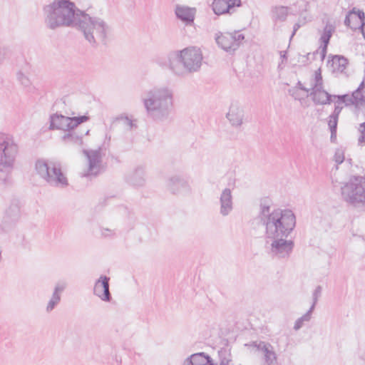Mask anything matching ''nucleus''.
Returning a JSON list of instances; mask_svg holds the SVG:
<instances>
[{
    "label": "nucleus",
    "mask_w": 365,
    "mask_h": 365,
    "mask_svg": "<svg viewBox=\"0 0 365 365\" xmlns=\"http://www.w3.org/2000/svg\"><path fill=\"white\" fill-rule=\"evenodd\" d=\"M83 13L71 0H53L43 7L45 24L51 29L76 27Z\"/></svg>",
    "instance_id": "f03ea898"
},
{
    "label": "nucleus",
    "mask_w": 365,
    "mask_h": 365,
    "mask_svg": "<svg viewBox=\"0 0 365 365\" xmlns=\"http://www.w3.org/2000/svg\"><path fill=\"white\" fill-rule=\"evenodd\" d=\"M272 17L275 20L285 21L289 13V9L287 6H276L272 9Z\"/></svg>",
    "instance_id": "a878e982"
},
{
    "label": "nucleus",
    "mask_w": 365,
    "mask_h": 365,
    "mask_svg": "<svg viewBox=\"0 0 365 365\" xmlns=\"http://www.w3.org/2000/svg\"><path fill=\"white\" fill-rule=\"evenodd\" d=\"M354 115L359 122L365 123V85L362 83L351 95Z\"/></svg>",
    "instance_id": "4468645a"
},
{
    "label": "nucleus",
    "mask_w": 365,
    "mask_h": 365,
    "mask_svg": "<svg viewBox=\"0 0 365 365\" xmlns=\"http://www.w3.org/2000/svg\"><path fill=\"white\" fill-rule=\"evenodd\" d=\"M344 160V152L341 149H338L336 150L334 156V160L337 164L341 163Z\"/></svg>",
    "instance_id": "72a5a7b5"
},
{
    "label": "nucleus",
    "mask_w": 365,
    "mask_h": 365,
    "mask_svg": "<svg viewBox=\"0 0 365 365\" xmlns=\"http://www.w3.org/2000/svg\"><path fill=\"white\" fill-rule=\"evenodd\" d=\"M202 60V55L199 48L188 47L178 52L170 60V68L178 74L196 71L200 68Z\"/></svg>",
    "instance_id": "0eeeda50"
},
{
    "label": "nucleus",
    "mask_w": 365,
    "mask_h": 365,
    "mask_svg": "<svg viewBox=\"0 0 365 365\" xmlns=\"http://www.w3.org/2000/svg\"><path fill=\"white\" fill-rule=\"evenodd\" d=\"M287 61V58L286 52L282 51L280 53L278 68L279 69H283L286 66Z\"/></svg>",
    "instance_id": "f704fd0d"
},
{
    "label": "nucleus",
    "mask_w": 365,
    "mask_h": 365,
    "mask_svg": "<svg viewBox=\"0 0 365 365\" xmlns=\"http://www.w3.org/2000/svg\"><path fill=\"white\" fill-rule=\"evenodd\" d=\"M311 86L308 87L305 83L299 82L292 90V95L297 100H302L310 95Z\"/></svg>",
    "instance_id": "5701e85b"
},
{
    "label": "nucleus",
    "mask_w": 365,
    "mask_h": 365,
    "mask_svg": "<svg viewBox=\"0 0 365 365\" xmlns=\"http://www.w3.org/2000/svg\"><path fill=\"white\" fill-rule=\"evenodd\" d=\"M2 252H3L2 248H1V247H0V264L1 263V262L3 260Z\"/></svg>",
    "instance_id": "c03bdc74"
},
{
    "label": "nucleus",
    "mask_w": 365,
    "mask_h": 365,
    "mask_svg": "<svg viewBox=\"0 0 365 365\" xmlns=\"http://www.w3.org/2000/svg\"><path fill=\"white\" fill-rule=\"evenodd\" d=\"M197 10L195 7L178 4L175 7L176 17L186 25H191L195 18Z\"/></svg>",
    "instance_id": "dca6fc26"
},
{
    "label": "nucleus",
    "mask_w": 365,
    "mask_h": 365,
    "mask_svg": "<svg viewBox=\"0 0 365 365\" xmlns=\"http://www.w3.org/2000/svg\"><path fill=\"white\" fill-rule=\"evenodd\" d=\"M334 99H336L335 102V109L334 112V115H338L341 112V110L343 108V105H349L351 104L352 98L351 96L344 95L339 96H334Z\"/></svg>",
    "instance_id": "393cba45"
},
{
    "label": "nucleus",
    "mask_w": 365,
    "mask_h": 365,
    "mask_svg": "<svg viewBox=\"0 0 365 365\" xmlns=\"http://www.w3.org/2000/svg\"><path fill=\"white\" fill-rule=\"evenodd\" d=\"M182 365H216L214 360L204 352L196 353L186 358Z\"/></svg>",
    "instance_id": "4be33fe9"
},
{
    "label": "nucleus",
    "mask_w": 365,
    "mask_h": 365,
    "mask_svg": "<svg viewBox=\"0 0 365 365\" xmlns=\"http://www.w3.org/2000/svg\"><path fill=\"white\" fill-rule=\"evenodd\" d=\"M18 145L14 138L0 133V180H5L14 168Z\"/></svg>",
    "instance_id": "6e6552de"
},
{
    "label": "nucleus",
    "mask_w": 365,
    "mask_h": 365,
    "mask_svg": "<svg viewBox=\"0 0 365 365\" xmlns=\"http://www.w3.org/2000/svg\"><path fill=\"white\" fill-rule=\"evenodd\" d=\"M334 99H336L335 102V109L334 112V115H338L341 112V110L343 108V105H349L351 104L352 98L351 96L344 95L339 96H334Z\"/></svg>",
    "instance_id": "b1692460"
},
{
    "label": "nucleus",
    "mask_w": 365,
    "mask_h": 365,
    "mask_svg": "<svg viewBox=\"0 0 365 365\" xmlns=\"http://www.w3.org/2000/svg\"><path fill=\"white\" fill-rule=\"evenodd\" d=\"M35 171L41 178L53 186L65 187L68 185L66 173L57 162L38 159L35 163Z\"/></svg>",
    "instance_id": "39448f33"
},
{
    "label": "nucleus",
    "mask_w": 365,
    "mask_h": 365,
    "mask_svg": "<svg viewBox=\"0 0 365 365\" xmlns=\"http://www.w3.org/2000/svg\"><path fill=\"white\" fill-rule=\"evenodd\" d=\"M244 39L245 36L240 31H219L215 34V40L217 45L227 52L236 51Z\"/></svg>",
    "instance_id": "9d476101"
},
{
    "label": "nucleus",
    "mask_w": 365,
    "mask_h": 365,
    "mask_svg": "<svg viewBox=\"0 0 365 365\" xmlns=\"http://www.w3.org/2000/svg\"><path fill=\"white\" fill-rule=\"evenodd\" d=\"M145 173V170H144L143 168L138 167L135 170V175L137 177L138 175H140L141 173Z\"/></svg>",
    "instance_id": "ea45409f"
},
{
    "label": "nucleus",
    "mask_w": 365,
    "mask_h": 365,
    "mask_svg": "<svg viewBox=\"0 0 365 365\" xmlns=\"http://www.w3.org/2000/svg\"><path fill=\"white\" fill-rule=\"evenodd\" d=\"M89 132H90L89 130H87V132H86V135H88V134H89Z\"/></svg>",
    "instance_id": "49530a36"
},
{
    "label": "nucleus",
    "mask_w": 365,
    "mask_h": 365,
    "mask_svg": "<svg viewBox=\"0 0 365 365\" xmlns=\"http://www.w3.org/2000/svg\"><path fill=\"white\" fill-rule=\"evenodd\" d=\"M359 131L361 133V136L359 140L361 143L365 144V123H361L360 124Z\"/></svg>",
    "instance_id": "c9c22d12"
},
{
    "label": "nucleus",
    "mask_w": 365,
    "mask_h": 365,
    "mask_svg": "<svg viewBox=\"0 0 365 365\" xmlns=\"http://www.w3.org/2000/svg\"><path fill=\"white\" fill-rule=\"evenodd\" d=\"M348 66V60L339 55L329 56L328 57L327 67L334 73H343Z\"/></svg>",
    "instance_id": "aec40b11"
},
{
    "label": "nucleus",
    "mask_w": 365,
    "mask_h": 365,
    "mask_svg": "<svg viewBox=\"0 0 365 365\" xmlns=\"http://www.w3.org/2000/svg\"><path fill=\"white\" fill-rule=\"evenodd\" d=\"M334 31V27L332 25H327L324 28L323 34L322 35V41L324 44V50L326 49V47L329 43V41Z\"/></svg>",
    "instance_id": "bb28decb"
},
{
    "label": "nucleus",
    "mask_w": 365,
    "mask_h": 365,
    "mask_svg": "<svg viewBox=\"0 0 365 365\" xmlns=\"http://www.w3.org/2000/svg\"><path fill=\"white\" fill-rule=\"evenodd\" d=\"M142 102L147 114L153 119L160 120L166 118L173 106V96L166 87H154L148 90Z\"/></svg>",
    "instance_id": "7ed1b4c3"
},
{
    "label": "nucleus",
    "mask_w": 365,
    "mask_h": 365,
    "mask_svg": "<svg viewBox=\"0 0 365 365\" xmlns=\"http://www.w3.org/2000/svg\"><path fill=\"white\" fill-rule=\"evenodd\" d=\"M83 159L77 165L79 176L88 180L96 178L102 170L103 150L101 147L83 149Z\"/></svg>",
    "instance_id": "423d86ee"
},
{
    "label": "nucleus",
    "mask_w": 365,
    "mask_h": 365,
    "mask_svg": "<svg viewBox=\"0 0 365 365\" xmlns=\"http://www.w3.org/2000/svg\"><path fill=\"white\" fill-rule=\"evenodd\" d=\"M344 200L355 207L365 209V177H356L341 187Z\"/></svg>",
    "instance_id": "1a4fd4ad"
},
{
    "label": "nucleus",
    "mask_w": 365,
    "mask_h": 365,
    "mask_svg": "<svg viewBox=\"0 0 365 365\" xmlns=\"http://www.w3.org/2000/svg\"><path fill=\"white\" fill-rule=\"evenodd\" d=\"M90 43H103L112 33L110 25L104 19L91 16L84 11L77 26Z\"/></svg>",
    "instance_id": "20e7f679"
},
{
    "label": "nucleus",
    "mask_w": 365,
    "mask_h": 365,
    "mask_svg": "<svg viewBox=\"0 0 365 365\" xmlns=\"http://www.w3.org/2000/svg\"><path fill=\"white\" fill-rule=\"evenodd\" d=\"M307 3V5L309 6L311 4L317 3L319 0H305Z\"/></svg>",
    "instance_id": "79ce46f5"
},
{
    "label": "nucleus",
    "mask_w": 365,
    "mask_h": 365,
    "mask_svg": "<svg viewBox=\"0 0 365 365\" xmlns=\"http://www.w3.org/2000/svg\"><path fill=\"white\" fill-rule=\"evenodd\" d=\"M60 300V297L52 294L51 299H49L46 305V311L48 312L52 311L55 308V307L59 303Z\"/></svg>",
    "instance_id": "7c9ffc66"
},
{
    "label": "nucleus",
    "mask_w": 365,
    "mask_h": 365,
    "mask_svg": "<svg viewBox=\"0 0 365 365\" xmlns=\"http://www.w3.org/2000/svg\"><path fill=\"white\" fill-rule=\"evenodd\" d=\"M296 226V216L289 209H276L266 220L267 245L279 257L288 256L294 247L290 235Z\"/></svg>",
    "instance_id": "f257e3e1"
},
{
    "label": "nucleus",
    "mask_w": 365,
    "mask_h": 365,
    "mask_svg": "<svg viewBox=\"0 0 365 365\" xmlns=\"http://www.w3.org/2000/svg\"><path fill=\"white\" fill-rule=\"evenodd\" d=\"M361 32H362L363 36H364V38H365V24H363L362 31H361Z\"/></svg>",
    "instance_id": "a18cd8bd"
},
{
    "label": "nucleus",
    "mask_w": 365,
    "mask_h": 365,
    "mask_svg": "<svg viewBox=\"0 0 365 365\" xmlns=\"http://www.w3.org/2000/svg\"><path fill=\"white\" fill-rule=\"evenodd\" d=\"M242 6V0H212L210 5L215 14L219 16L225 14L234 7Z\"/></svg>",
    "instance_id": "2eb2a0df"
},
{
    "label": "nucleus",
    "mask_w": 365,
    "mask_h": 365,
    "mask_svg": "<svg viewBox=\"0 0 365 365\" xmlns=\"http://www.w3.org/2000/svg\"><path fill=\"white\" fill-rule=\"evenodd\" d=\"M311 89L310 96L313 101L316 104L324 105L329 103L331 101V96L323 89L322 87V77L321 69H317L312 76L311 80Z\"/></svg>",
    "instance_id": "f8f14e48"
},
{
    "label": "nucleus",
    "mask_w": 365,
    "mask_h": 365,
    "mask_svg": "<svg viewBox=\"0 0 365 365\" xmlns=\"http://www.w3.org/2000/svg\"><path fill=\"white\" fill-rule=\"evenodd\" d=\"M66 288V284L63 282H58L56 284L53 294L55 296H58L61 297L62 292L64 291Z\"/></svg>",
    "instance_id": "473e14b6"
},
{
    "label": "nucleus",
    "mask_w": 365,
    "mask_h": 365,
    "mask_svg": "<svg viewBox=\"0 0 365 365\" xmlns=\"http://www.w3.org/2000/svg\"><path fill=\"white\" fill-rule=\"evenodd\" d=\"M17 81L24 87H29L31 85V81L28 73L20 71L16 73Z\"/></svg>",
    "instance_id": "cd10ccee"
},
{
    "label": "nucleus",
    "mask_w": 365,
    "mask_h": 365,
    "mask_svg": "<svg viewBox=\"0 0 365 365\" xmlns=\"http://www.w3.org/2000/svg\"><path fill=\"white\" fill-rule=\"evenodd\" d=\"M116 120L123 121L129 127L132 126V120L128 117H127L124 115H120L116 117Z\"/></svg>",
    "instance_id": "e433bc0d"
},
{
    "label": "nucleus",
    "mask_w": 365,
    "mask_h": 365,
    "mask_svg": "<svg viewBox=\"0 0 365 365\" xmlns=\"http://www.w3.org/2000/svg\"><path fill=\"white\" fill-rule=\"evenodd\" d=\"M225 120L233 128H240L245 121V108L238 101L230 103L225 115Z\"/></svg>",
    "instance_id": "ddd939ff"
},
{
    "label": "nucleus",
    "mask_w": 365,
    "mask_h": 365,
    "mask_svg": "<svg viewBox=\"0 0 365 365\" xmlns=\"http://www.w3.org/2000/svg\"><path fill=\"white\" fill-rule=\"evenodd\" d=\"M351 0H339V4L342 9L349 8L351 5Z\"/></svg>",
    "instance_id": "4c0bfd02"
},
{
    "label": "nucleus",
    "mask_w": 365,
    "mask_h": 365,
    "mask_svg": "<svg viewBox=\"0 0 365 365\" xmlns=\"http://www.w3.org/2000/svg\"><path fill=\"white\" fill-rule=\"evenodd\" d=\"M253 346L263 354L264 365H273L275 364L277 361L276 354L270 344L260 341L255 343Z\"/></svg>",
    "instance_id": "6ab92c4d"
},
{
    "label": "nucleus",
    "mask_w": 365,
    "mask_h": 365,
    "mask_svg": "<svg viewBox=\"0 0 365 365\" xmlns=\"http://www.w3.org/2000/svg\"><path fill=\"white\" fill-rule=\"evenodd\" d=\"M311 318V311L303 315L301 318L297 319L294 324V329H299L304 324V322L309 321Z\"/></svg>",
    "instance_id": "c756f323"
},
{
    "label": "nucleus",
    "mask_w": 365,
    "mask_h": 365,
    "mask_svg": "<svg viewBox=\"0 0 365 365\" xmlns=\"http://www.w3.org/2000/svg\"><path fill=\"white\" fill-rule=\"evenodd\" d=\"M172 180L173 181V182H178L180 185H184L185 183V182H184L182 179H180L178 177L173 178Z\"/></svg>",
    "instance_id": "a19ab883"
},
{
    "label": "nucleus",
    "mask_w": 365,
    "mask_h": 365,
    "mask_svg": "<svg viewBox=\"0 0 365 365\" xmlns=\"http://www.w3.org/2000/svg\"><path fill=\"white\" fill-rule=\"evenodd\" d=\"M89 119V116L86 115L75 117H68L56 113L51 117L50 128L51 129H59L71 131L76 128L78 125L88 121Z\"/></svg>",
    "instance_id": "9b49d317"
},
{
    "label": "nucleus",
    "mask_w": 365,
    "mask_h": 365,
    "mask_svg": "<svg viewBox=\"0 0 365 365\" xmlns=\"http://www.w3.org/2000/svg\"><path fill=\"white\" fill-rule=\"evenodd\" d=\"M93 294L104 302H109L110 294L109 292V278L101 276L95 282Z\"/></svg>",
    "instance_id": "f3484780"
},
{
    "label": "nucleus",
    "mask_w": 365,
    "mask_h": 365,
    "mask_svg": "<svg viewBox=\"0 0 365 365\" xmlns=\"http://www.w3.org/2000/svg\"><path fill=\"white\" fill-rule=\"evenodd\" d=\"M113 234V230L111 229H108V228L104 229L103 228L101 230V235L104 237H107V236L111 235Z\"/></svg>",
    "instance_id": "58836bf2"
},
{
    "label": "nucleus",
    "mask_w": 365,
    "mask_h": 365,
    "mask_svg": "<svg viewBox=\"0 0 365 365\" xmlns=\"http://www.w3.org/2000/svg\"><path fill=\"white\" fill-rule=\"evenodd\" d=\"M220 213L224 215H228L233 207L232 193L230 188H225L222 190L220 197Z\"/></svg>",
    "instance_id": "412c9836"
},
{
    "label": "nucleus",
    "mask_w": 365,
    "mask_h": 365,
    "mask_svg": "<svg viewBox=\"0 0 365 365\" xmlns=\"http://www.w3.org/2000/svg\"><path fill=\"white\" fill-rule=\"evenodd\" d=\"M337 121L338 115L333 114L329 117V127L331 130V139L332 140H334L336 138V129L337 125Z\"/></svg>",
    "instance_id": "c85d7f7f"
},
{
    "label": "nucleus",
    "mask_w": 365,
    "mask_h": 365,
    "mask_svg": "<svg viewBox=\"0 0 365 365\" xmlns=\"http://www.w3.org/2000/svg\"><path fill=\"white\" fill-rule=\"evenodd\" d=\"M63 139L66 142L78 143L81 140L79 138L76 132H69L63 136Z\"/></svg>",
    "instance_id": "2f4dec72"
},
{
    "label": "nucleus",
    "mask_w": 365,
    "mask_h": 365,
    "mask_svg": "<svg viewBox=\"0 0 365 365\" xmlns=\"http://www.w3.org/2000/svg\"><path fill=\"white\" fill-rule=\"evenodd\" d=\"M299 27H300V26L298 24H296L294 25V27H293L294 31H293V34L292 35H294L295 34V32L299 29Z\"/></svg>",
    "instance_id": "37998d69"
},
{
    "label": "nucleus",
    "mask_w": 365,
    "mask_h": 365,
    "mask_svg": "<svg viewBox=\"0 0 365 365\" xmlns=\"http://www.w3.org/2000/svg\"><path fill=\"white\" fill-rule=\"evenodd\" d=\"M364 14L358 9L354 8L346 16L345 24L352 30L362 31L363 24H365Z\"/></svg>",
    "instance_id": "a211bd4d"
}]
</instances>
